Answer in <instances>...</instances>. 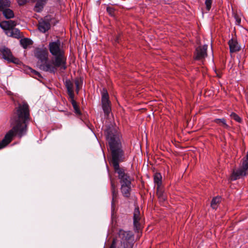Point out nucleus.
I'll return each instance as SVG.
<instances>
[{"mask_svg":"<svg viewBox=\"0 0 248 248\" xmlns=\"http://www.w3.org/2000/svg\"><path fill=\"white\" fill-rule=\"evenodd\" d=\"M111 191L112 193V199L111 202L112 208H114L115 203L117 202L118 191L116 189V186L112 180H111Z\"/></svg>","mask_w":248,"mask_h":248,"instance_id":"nucleus-13","label":"nucleus"},{"mask_svg":"<svg viewBox=\"0 0 248 248\" xmlns=\"http://www.w3.org/2000/svg\"><path fill=\"white\" fill-rule=\"evenodd\" d=\"M214 122L225 128H228L229 127V125L227 124L226 120L224 118L216 119L214 120Z\"/></svg>","mask_w":248,"mask_h":248,"instance_id":"nucleus-21","label":"nucleus"},{"mask_svg":"<svg viewBox=\"0 0 248 248\" xmlns=\"http://www.w3.org/2000/svg\"><path fill=\"white\" fill-rule=\"evenodd\" d=\"M11 2L8 0H0V11L7 9L10 6Z\"/></svg>","mask_w":248,"mask_h":248,"instance_id":"nucleus-19","label":"nucleus"},{"mask_svg":"<svg viewBox=\"0 0 248 248\" xmlns=\"http://www.w3.org/2000/svg\"><path fill=\"white\" fill-rule=\"evenodd\" d=\"M28 0H18L17 2L19 5H23L25 4Z\"/></svg>","mask_w":248,"mask_h":248,"instance_id":"nucleus-34","label":"nucleus"},{"mask_svg":"<svg viewBox=\"0 0 248 248\" xmlns=\"http://www.w3.org/2000/svg\"><path fill=\"white\" fill-rule=\"evenodd\" d=\"M132 236L130 232H126L120 230L118 233V237L114 240H117L116 247L120 243L121 245L119 248H126L128 247L127 243Z\"/></svg>","mask_w":248,"mask_h":248,"instance_id":"nucleus-5","label":"nucleus"},{"mask_svg":"<svg viewBox=\"0 0 248 248\" xmlns=\"http://www.w3.org/2000/svg\"><path fill=\"white\" fill-rule=\"evenodd\" d=\"M109 147L111 151V163L116 173L118 174L121 185H131V178L124 170L119 167V163L124 160V153L122 149L121 136L119 133H113L112 131L107 136Z\"/></svg>","mask_w":248,"mask_h":248,"instance_id":"nucleus-2","label":"nucleus"},{"mask_svg":"<svg viewBox=\"0 0 248 248\" xmlns=\"http://www.w3.org/2000/svg\"><path fill=\"white\" fill-rule=\"evenodd\" d=\"M102 108L104 113L108 114L110 110V102L108 100V95L106 89H103L102 95Z\"/></svg>","mask_w":248,"mask_h":248,"instance_id":"nucleus-9","label":"nucleus"},{"mask_svg":"<svg viewBox=\"0 0 248 248\" xmlns=\"http://www.w3.org/2000/svg\"><path fill=\"white\" fill-rule=\"evenodd\" d=\"M38 66L40 69L43 71L53 73L56 71L57 68H60L62 70H64L66 68V64L57 65L55 59L51 61H48L47 59L44 62L38 64Z\"/></svg>","mask_w":248,"mask_h":248,"instance_id":"nucleus-4","label":"nucleus"},{"mask_svg":"<svg viewBox=\"0 0 248 248\" xmlns=\"http://www.w3.org/2000/svg\"><path fill=\"white\" fill-rule=\"evenodd\" d=\"M0 52L2 54L3 59L9 62H12L15 63H18L19 60L13 56L10 50L7 47L3 46L0 48Z\"/></svg>","mask_w":248,"mask_h":248,"instance_id":"nucleus-7","label":"nucleus"},{"mask_svg":"<svg viewBox=\"0 0 248 248\" xmlns=\"http://www.w3.org/2000/svg\"><path fill=\"white\" fill-rule=\"evenodd\" d=\"M5 33L8 36L16 38H18L20 37L19 30L16 28L8 30L5 31Z\"/></svg>","mask_w":248,"mask_h":248,"instance_id":"nucleus-17","label":"nucleus"},{"mask_svg":"<svg viewBox=\"0 0 248 248\" xmlns=\"http://www.w3.org/2000/svg\"><path fill=\"white\" fill-rule=\"evenodd\" d=\"M34 55L39 60L37 63L38 65L47 59L48 53L46 49L37 48L34 51Z\"/></svg>","mask_w":248,"mask_h":248,"instance_id":"nucleus-10","label":"nucleus"},{"mask_svg":"<svg viewBox=\"0 0 248 248\" xmlns=\"http://www.w3.org/2000/svg\"><path fill=\"white\" fill-rule=\"evenodd\" d=\"M220 202V198L217 197L214 198L211 203V206L213 209H216L217 207V204Z\"/></svg>","mask_w":248,"mask_h":248,"instance_id":"nucleus-27","label":"nucleus"},{"mask_svg":"<svg viewBox=\"0 0 248 248\" xmlns=\"http://www.w3.org/2000/svg\"><path fill=\"white\" fill-rule=\"evenodd\" d=\"M49 49L51 54L55 57L57 65L66 64V57L60 41L50 42L49 44Z\"/></svg>","mask_w":248,"mask_h":248,"instance_id":"nucleus-3","label":"nucleus"},{"mask_svg":"<svg viewBox=\"0 0 248 248\" xmlns=\"http://www.w3.org/2000/svg\"><path fill=\"white\" fill-rule=\"evenodd\" d=\"M228 44L231 53L236 52L240 50V47L236 40L232 39L229 41Z\"/></svg>","mask_w":248,"mask_h":248,"instance_id":"nucleus-14","label":"nucleus"},{"mask_svg":"<svg viewBox=\"0 0 248 248\" xmlns=\"http://www.w3.org/2000/svg\"><path fill=\"white\" fill-rule=\"evenodd\" d=\"M30 70H31V74H32V76L34 78H42L39 72H38L37 71H36L34 70H33L32 69H30Z\"/></svg>","mask_w":248,"mask_h":248,"instance_id":"nucleus-30","label":"nucleus"},{"mask_svg":"<svg viewBox=\"0 0 248 248\" xmlns=\"http://www.w3.org/2000/svg\"><path fill=\"white\" fill-rule=\"evenodd\" d=\"M69 99L72 104V106H73V108L75 110V112L78 115H80V111L79 109L77 104L76 102L74 100V98H69Z\"/></svg>","mask_w":248,"mask_h":248,"instance_id":"nucleus-24","label":"nucleus"},{"mask_svg":"<svg viewBox=\"0 0 248 248\" xmlns=\"http://www.w3.org/2000/svg\"><path fill=\"white\" fill-rule=\"evenodd\" d=\"M134 225L136 230L140 229V224L139 221L140 219V212L139 208H136L134 212Z\"/></svg>","mask_w":248,"mask_h":248,"instance_id":"nucleus-15","label":"nucleus"},{"mask_svg":"<svg viewBox=\"0 0 248 248\" xmlns=\"http://www.w3.org/2000/svg\"><path fill=\"white\" fill-rule=\"evenodd\" d=\"M231 117L237 122L240 123L241 122V118L235 113H232Z\"/></svg>","mask_w":248,"mask_h":248,"instance_id":"nucleus-31","label":"nucleus"},{"mask_svg":"<svg viewBox=\"0 0 248 248\" xmlns=\"http://www.w3.org/2000/svg\"><path fill=\"white\" fill-rule=\"evenodd\" d=\"M207 46L205 45L203 46L198 47L194 53V59L196 60L202 61L207 57Z\"/></svg>","mask_w":248,"mask_h":248,"instance_id":"nucleus-8","label":"nucleus"},{"mask_svg":"<svg viewBox=\"0 0 248 248\" xmlns=\"http://www.w3.org/2000/svg\"><path fill=\"white\" fill-rule=\"evenodd\" d=\"M117 241V240H113L112 243L111 245L110 246V248H116V244Z\"/></svg>","mask_w":248,"mask_h":248,"instance_id":"nucleus-36","label":"nucleus"},{"mask_svg":"<svg viewBox=\"0 0 248 248\" xmlns=\"http://www.w3.org/2000/svg\"><path fill=\"white\" fill-rule=\"evenodd\" d=\"M8 24L9 25V29H14V27L16 26V24L15 21L13 20L8 21Z\"/></svg>","mask_w":248,"mask_h":248,"instance_id":"nucleus-33","label":"nucleus"},{"mask_svg":"<svg viewBox=\"0 0 248 248\" xmlns=\"http://www.w3.org/2000/svg\"><path fill=\"white\" fill-rule=\"evenodd\" d=\"M2 12L4 16L7 19L13 18L14 16V12L9 8L5 10Z\"/></svg>","mask_w":248,"mask_h":248,"instance_id":"nucleus-22","label":"nucleus"},{"mask_svg":"<svg viewBox=\"0 0 248 248\" xmlns=\"http://www.w3.org/2000/svg\"><path fill=\"white\" fill-rule=\"evenodd\" d=\"M8 21H2L1 22H0V27L3 29L4 30L6 31H8V30H10L9 28V25L8 24Z\"/></svg>","mask_w":248,"mask_h":248,"instance_id":"nucleus-29","label":"nucleus"},{"mask_svg":"<svg viewBox=\"0 0 248 248\" xmlns=\"http://www.w3.org/2000/svg\"><path fill=\"white\" fill-rule=\"evenodd\" d=\"M75 85L76 86V90L77 93H78V91L80 89L82 86V82L81 79H77L75 80Z\"/></svg>","mask_w":248,"mask_h":248,"instance_id":"nucleus-28","label":"nucleus"},{"mask_svg":"<svg viewBox=\"0 0 248 248\" xmlns=\"http://www.w3.org/2000/svg\"><path fill=\"white\" fill-rule=\"evenodd\" d=\"M69 99L72 104V106H73V108L75 110V112L78 115H80V111L79 109L77 104L76 102L74 100V98H69Z\"/></svg>","mask_w":248,"mask_h":248,"instance_id":"nucleus-25","label":"nucleus"},{"mask_svg":"<svg viewBox=\"0 0 248 248\" xmlns=\"http://www.w3.org/2000/svg\"><path fill=\"white\" fill-rule=\"evenodd\" d=\"M131 189V185H124V184H122V185H121V192L123 196L125 197H128L130 196Z\"/></svg>","mask_w":248,"mask_h":248,"instance_id":"nucleus-18","label":"nucleus"},{"mask_svg":"<svg viewBox=\"0 0 248 248\" xmlns=\"http://www.w3.org/2000/svg\"><path fill=\"white\" fill-rule=\"evenodd\" d=\"M213 0H205V4L206 5V9L207 11H209L211 8Z\"/></svg>","mask_w":248,"mask_h":248,"instance_id":"nucleus-32","label":"nucleus"},{"mask_svg":"<svg viewBox=\"0 0 248 248\" xmlns=\"http://www.w3.org/2000/svg\"><path fill=\"white\" fill-rule=\"evenodd\" d=\"M50 28V24L48 21L44 19L39 21L38 28L40 31L44 33L48 31Z\"/></svg>","mask_w":248,"mask_h":248,"instance_id":"nucleus-12","label":"nucleus"},{"mask_svg":"<svg viewBox=\"0 0 248 248\" xmlns=\"http://www.w3.org/2000/svg\"><path fill=\"white\" fill-rule=\"evenodd\" d=\"M248 174V152L246 157L244 159L242 166L237 170L233 171L231 176L232 180H235L241 176H246Z\"/></svg>","mask_w":248,"mask_h":248,"instance_id":"nucleus-6","label":"nucleus"},{"mask_svg":"<svg viewBox=\"0 0 248 248\" xmlns=\"http://www.w3.org/2000/svg\"><path fill=\"white\" fill-rule=\"evenodd\" d=\"M162 176L160 173H155L154 176V182L157 186V189L159 188V186L161 184Z\"/></svg>","mask_w":248,"mask_h":248,"instance_id":"nucleus-23","label":"nucleus"},{"mask_svg":"<svg viewBox=\"0 0 248 248\" xmlns=\"http://www.w3.org/2000/svg\"><path fill=\"white\" fill-rule=\"evenodd\" d=\"M107 12L109 13V15L112 16L113 14V9L111 7H108L107 9Z\"/></svg>","mask_w":248,"mask_h":248,"instance_id":"nucleus-35","label":"nucleus"},{"mask_svg":"<svg viewBox=\"0 0 248 248\" xmlns=\"http://www.w3.org/2000/svg\"><path fill=\"white\" fill-rule=\"evenodd\" d=\"M32 2H36L33 10L35 12L40 13L42 12L48 0H31Z\"/></svg>","mask_w":248,"mask_h":248,"instance_id":"nucleus-11","label":"nucleus"},{"mask_svg":"<svg viewBox=\"0 0 248 248\" xmlns=\"http://www.w3.org/2000/svg\"><path fill=\"white\" fill-rule=\"evenodd\" d=\"M157 195L160 202H164L166 200V196L165 194L161 190L157 189Z\"/></svg>","mask_w":248,"mask_h":248,"instance_id":"nucleus-26","label":"nucleus"},{"mask_svg":"<svg viewBox=\"0 0 248 248\" xmlns=\"http://www.w3.org/2000/svg\"><path fill=\"white\" fill-rule=\"evenodd\" d=\"M30 118L28 105L26 103L19 104L11 118L12 128L6 133L4 138L0 141V149L7 146L15 136L21 138L26 134Z\"/></svg>","mask_w":248,"mask_h":248,"instance_id":"nucleus-1","label":"nucleus"},{"mask_svg":"<svg viewBox=\"0 0 248 248\" xmlns=\"http://www.w3.org/2000/svg\"><path fill=\"white\" fill-rule=\"evenodd\" d=\"M20 44L24 48H27L32 44V41L28 38H23L20 40Z\"/></svg>","mask_w":248,"mask_h":248,"instance_id":"nucleus-20","label":"nucleus"},{"mask_svg":"<svg viewBox=\"0 0 248 248\" xmlns=\"http://www.w3.org/2000/svg\"><path fill=\"white\" fill-rule=\"evenodd\" d=\"M65 86L67 90L69 98H74V83L70 80H66L65 81Z\"/></svg>","mask_w":248,"mask_h":248,"instance_id":"nucleus-16","label":"nucleus"}]
</instances>
